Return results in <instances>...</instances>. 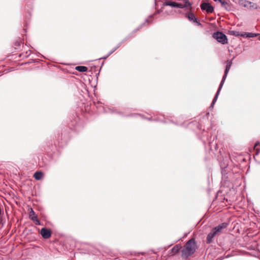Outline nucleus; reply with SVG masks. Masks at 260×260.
<instances>
[{"label":"nucleus","mask_w":260,"mask_h":260,"mask_svg":"<svg viewBox=\"0 0 260 260\" xmlns=\"http://www.w3.org/2000/svg\"><path fill=\"white\" fill-rule=\"evenodd\" d=\"M213 38L221 44H226L228 43L227 37L222 32L217 31L213 33Z\"/></svg>","instance_id":"4"},{"label":"nucleus","mask_w":260,"mask_h":260,"mask_svg":"<svg viewBox=\"0 0 260 260\" xmlns=\"http://www.w3.org/2000/svg\"><path fill=\"white\" fill-rule=\"evenodd\" d=\"M257 36V34L252 32H244L240 35V36L246 38H253Z\"/></svg>","instance_id":"10"},{"label":"nucleus","mask_w":260,"mask_h":260,"mask_svg":"<svg viewBox=\"0 0 260 260\" xmlns=\"http://www.w3.org/2000/svg\"><path fill=\"white\" fill-rule=\"evenodd\" d=\"M188 18L190 20H195L196 21H197V19H196V18H195L194 15V14H193L192 13H189V14H188Z\"/></svg>","instance_id":"16"},{"label":"nucleus","mask_w":260,"mask_h":260,"mask_svg":"<svg viewBox=\"0 0 260 260\" xmlns=\"http://www.w3.org/2000/svg\"><path fill=\"white\" fill-rule=\"evenodd\" d=\"M181 248V246L179 244L174 246L171 249V252L173 253V255L178 253Z\"/></svg>","instance_id":"12"},{"label":"nucleus","mask_w":260,"mask_h":260,"mask_svg":"<svg viewBox=\"0 0 260 260\" xmlns=\"http://www.w3.org/2000/svg\"><path fill=\"white\" fill-rule=\"evenodd\" d=\"M259 145V143H258V142H256V143L255 144V145H254V147H256V146H257V145Z\"/></svg>","instance_id":"20"},{"label":"nucleus","mask_w":260,"mask_h":260,"mask_svg":"<svg viewBox=\"0 0 260 260\" xmlns=\"http://www.w3.org/2000/svg\"><path fill=\"white\" fill-rule=\"evenodd\" d=\"M259 40H260V36H259Z\"/></svg>","instance_id":"25"},{"label":"nucleus","mask_w":260,"mask_h":260,"mask_svg":"<svg viewBox=\"0 0 260 260\" xmlns=\"http://www.w3.org/2000/svg\"><path fill=\"white\" fill-rule=\"evenodd\" d=\"M215 149H216L217 148H218V147H214Z\"/></svg>","instance_id":"24"},{"label":"nucleus","mask_w":260,"mask_h":260,"mask_svg":"<svg viewBox=\"0 0 260 260\" xmlns=\"http://www.w3.org/2000/svg\"><path fill=\"white\" fill-rule=\"evenodd\" d=\"M29 217L31 220L34 221L37 225H40V222L38 219V216L32 208H30V210L29 212Z\"/></svg>","instance_id":"6"},{"label":"nucleus","mask_w":260,"mask_h":260,"mask_svg":"<svg viewBox=\"0 0 260 260\" xmlns=\"http://www.w3.org/2000/svg\"><path fill=\"white\" fill-rule=\"evenodd\" d=\"M228 226V223L225 222L222 223L218 226L214 228L212 231L208 234L206 238V242L210 244L212 242L213 238L217 234L221 232L223 229L226 228Z\"/></svg>","instance_id":"2"},{"label":"nucleus","mask_w":260,"mask_h":260,"mask_svg":"<svg viewBox=\"0 0 260 260\" xmlns=\"http://www.w3.org/2000/svg\"><path fill=\"white\" fill-rule=\"evenodd\" d=\"M196 247L197 245L194 239H190L181 250L182 257L185 258L188 257L195 252Z\"/></svg>","instance_id":"1"},{"label":"nucleus","mask_w":260,"mask_h":260,"mask_svg":"<svg viewBox=\"0 0 260 260\" xmlns=\"http://www.w3.org/2000/svg\"><path fill=\"white\" fill-rule=\"evenodd\" d=\"M116 49H117V48H115V49H114V50H113V51L110 53V54H111V53H112V52H113L115 50H116Z\"/></svg>","instance_id":"22"},{"label":"nucleus","mask_w":260,"mask_h":260,"mask_svg":"<svg viewBox=\"0 0 260 260\" xmlns=\"http://www.w3.org/2000/svg\"><path fill=\"white\" fill-rule=\"evenodd\" d=\"M178 4L183 5L184 7L182 8H188L191 6V4L189 2L188 0H181L180 3H178Z\"/></svg>","instance_id":"9"},{"label":"nucleus","mask_w":260,"mask_h":260,"mask_svg":"<svg viewBox=\"0 0 260 260\" xmlns=\"http://www.w3.org/2000/svg\"><path fill=\"white\" fill-rule=\"evenodd\" d=\"M231 65H232V61H228L227 62V64H226V68H225V72H224V74L222 77V79L220 82V85H219V87L218 88V89L217 91V93L216 94V95H215L213 100V101L212 102V104H211V106L212 107H213L214 105L215 104V102H216V100L217 99V98H218V94L219 93V92L223 85V83H224V82L226 78V76H227V75H228V73L231 68Z\"/></svg>","instance_id":"3"},{"label":"nucleus","mask_w":260,"mask_h":260,"mask_svg":"<svg viewBox=\"0 0 260 260\" xmlns=\"http://www.w3.org/2000/svg\"><path fill=\"white\" fill-rule=\"evenodd\" d=\"M221 4L222 6L224 7L226 9H228V7H229L228 3L226 2H225V0H223L221 3Z\"/></svg>","instance_id":"17"},{"label":"nucleus","mask_w":260,"mask_h":260,"mask_svg":"<svg viewBox=\"0 0 260 260\" xmlns=\"http://www.w3.org/2000/svg\"><path fill=\"white\" fill-rule=\"evenodd\" d=\"M221 4L222 6L224 7L226 9H228V7H229L228 3L226 2H225V0H223L221 3Z\"/></svg>","instance_id":"18"},{"label":"nucleus","mask_w":260,"mask_h":260,"mask_svg":"<svg viewBox=\"0 0 260 260\" xmlns=\"http://www.w3.org/2000/svg\"><path fill=\"white\" fill-rule=\"evenodd\" d=\"M76 70L80 72H85L88 70V69L85 66H77L75 68Z\"/></svg>","instance_id":"15"},{"label":"nucleus","mask_w":260,"mask_h":260,"mask_svg":"<svg viewBox=\"0 0 260 260\" xmlns=\"http://www.w3.org/2000/svg\"><path fill=\"white\" fill-rule=\"evenodd\" d=\"M236 36H240L241 34H239L237 33L234 34Z\"/></svg>","instance_id":"21"},{"label":"nucleus","mask_w":260,"mask_h":260,"mask_svg":"<svg viewBox=\"0 0 260 260\" xmlns=\"http://www.w3.org/2000/svg\"><path fill=\"white\" fill-rule=\"evenodd\" d=\"M228 158H226L225 159H223V162H220V167L222 169V173L223 172V169L226 168L228 166Z\"/></svg>","instance_id":"14"},{"label":"nucleus","mask_w":260,"mask_h":260,"mask_svg":"<svg viewBox=\"0 0 260 260\" xmlns=\"http://www.w3.org/2000/svg\"><path fill=\"white\" fill-rule=\"evenodd\" d=\"M258 150H257V152H256V155H257V154H258Z\"/></svg>","instance_id":"23"},{"label":"nucleus","mask_w":260,"mask_h":260,"mask_svg":"<svg viewBox=\"0 0 260 260\" xmlns=\"http://www.w3.org/2000/svg\"><path fill=\"white\" fill-rule=\"evenodd\" d=\"M202 10H205L208 13H211L213 12V7L208 3H203L201 5Z\"/></svg>","instance_id":"5"},{"label":"nucleus","mask_w":260,"mask_h":260,"mask_svg":"<svg viewBox=\"0 0 260 260\" xmlns=\"http://www.w3.org/2000/svg\"><path fill=\"white\" fill-rule=\"evenodd\" d=\"M43 173L40 171L36 172L34 175V178L37 180H41L43 178Z\"/></svg>","instance_id":"11"},{"label":"nucleus","mask_w":260,"mask_h":260,"mask_svg":"<svg viewBox=\"0 0 260 260\" xmlns=\"http://www.w3.org/2000/svg\"><path fill=\"white\" fill-rule=\"evenodd\" d=\"M163 5L164 6H169L172 7L178 8H182V7H184L183 5H180V4H178V3H176L175 2L166 1L164 3Z\"/></svg>","instance_id":"8"},{"label":"nucleus","mask_w":260,"mask_h":260,"mask_svg":"<svg viewBox=\"0 0 260 260\" xmlns=\"http://www.w3.org/2000/svg\"><path fill=\"white\" fill-rule=\"evenodd\" d=\"M214 1L215 2H217V1H218L219 2H220V3H222V2L223 1V0H214Z\"/></svg>","instance_id":"19"},{"label":"nucleus","mask_w":260,"mask_h":260,"mask_svg":"<svg viewBox=\"0 0 260 260\" xmlns=\"http://www.w3.org/2000/svg\"><path fill=\"white\" fill-rule=\"evenodd\" d=\"M40 234L44 239H48L51 236V231L46 228H42L41 230Z\"/></svg>","instance_id":"7"},{"label":"nucleus","mask_w":260,"mask_h":260,"mask_svg":"<svg viewBox=\"0 0 260 260\" xmlns=\"http://www.w3.org/2000/svg\"><path fill=\"white\" fill-rule=\"evenodd\" d=\"M245 7H247L248 8H253V9H257V5L254 3H252L250 2L247 1L245 3V4L244 5Z\"/></svg>","instance_id":"13"}]
</instances>
